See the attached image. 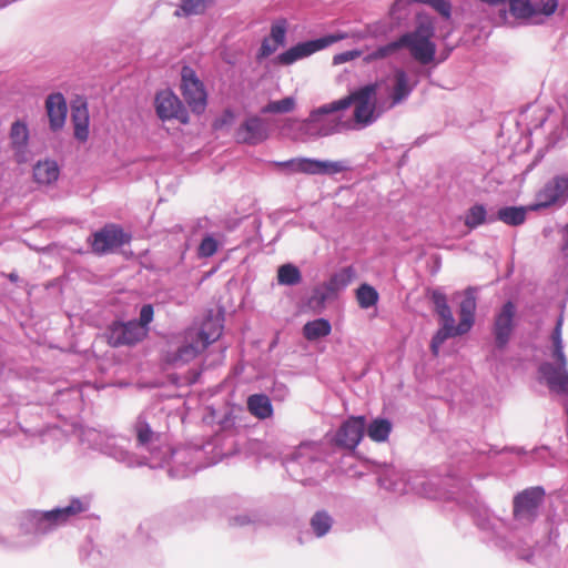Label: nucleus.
Wrapping results in <instances>:
<instances>
[{
  "label": "nucleus",
  "instance_id": "1",
  "mask_svg": "<svg viewBox=\"0 0 568 568\" xmlns=\"http://www.w3.org/2000/svg\"><path fill=\"white\" fill-rule=\"evenodd\" d=\"M379 83H368L339 99L343 111L354 104L353 121L358 128H366L387 110L385 104L377 103Z\"/></svg>",
  "mask_w": 568,
  "mask_h": 568
},
{
  "label": "nucleus",
  "instance_id": "2",
  "mask_svg": "<svg viewBox=\"0 0 568 568\" xmlns=\"http://www.w3.org/2000/svg\"><path fill=\"white\" fill-rule=\"evenodd\" d=\"M477 303L475 290L473 287H468L464 292V298L459 304V323L455 325V322H445L442 323L440 328L433 336L430 342V351L434 356H438L439 348L443 343L455 336L464 335L468 333L474 323H475V312H476Z\"/></svg>",
  "mask_w": 568,
  "mask_h": 568
},
{
  "label": "nucleus",
  "instance_id": "3",
  "mask_svg": "<svg viewBox=\"0 0 568 568\" xmlns=\"http://www.w3.org/2000/svg\"><path fill=\"white\" fill-rule=\"evenodd\" d=\"M477 303L475 290L473 287H468L464 292V298L459 304V323L455 325V322H445L442 323L440 328L433 336L430 342V351L434 356H438L439 348L443 343L455 336L464 335L468 333L474 323H475V312H476Z\"/></svg>",
  "mask_w": 568,
  "mask_h": 568
},
{
  "label": "nucleus",
  "instance_id": "4",
  "mask_svg": "<svg viewBox=\"0 0 568 568\" xmlns=\"http://www.w3.org/2000/svg\"><path fill=\"white\" fill-rule=\"evenodd\" d=\"M343 108L338 100L323 104L312 110L304 120L306 131L313 136H328L353 128L349 121H344L339 112Z\"/></svg>",
  "mask_w": 568,
  "mask_h": 568
},
{
  "label": "nucleus",
  "instance_id": "5",
  "mask_svg": "<svg viewBox=\"0 0 568 568\" xmlns=\"http://www.w3.org/2000/svg\"><path fill=\"white\" fill-rule=\"evenodd\" d=\"M434 33L433 20L419 16L415 30L399 37L402 48H407L416 61L428 64L434 60L436 53V44L432 41Z\"/></svg>",
  "mask_w": 568,
  "mask_h": 568
},
{
  "label": "nucleus",
  "instance_id": "6",
  "mask_svg": "<svg viewBox=\"0 0 568 568\" xmlns=\"http://www.w3.org/2000/svg\"><path fill=\"white\" fill-rule=\"evenodd\" d=\"M347 38L346 33L338 32L335 34H328L325 37H322L320 39L305 41L302 43H298L288 50L284 51L277 57V60L281 64L288 65L294 63L295 61L306 58L322 49H325L328 45H332L341 40H344Z\"/></svg>",
  "mask_w": 568,
  "mask_h": 568
},
{
  "label": "nucleus",
  "instance_id": "7",
  "mask_svg": "<svg viewBox=\"0 0 568 568\" xmlns=\"http://www.w3.org/2000/svg\"><path fill=\"white\" fill-rule=\"evenodd\" d=\"M129 241L130 236L123 232L122 227L112 223L104 225L89 239L91 250L97 255H104Z\"/></svg>",
  "mask_w": 568,
  "mask_h": 568
},
{
  "label": "nucleus",
  "instance_id": "8",
  "mask_svg": "<svg viewBox=\"0 0 568 568\" xmlns=\"http://www.w3.org/2000/svg\"><path fill=\"white\" fill-rule=\"evenodd\" d=\"M149 328L138 324V321L114 322L108 331V342L113 347L131 346L141 342L148 335Z\"/></svg>",
  "mask_w": 568,
  "mask_h": 568
},
{
  "label": "nucleus",
  "instance_id": "9",
  "mask_svg": "<svg viewBox=\"0 0 568 568\" xmlns=\"http://www.w3.org/2000/svg\"><path fill=\"white\" fill-rule=\"evenodd\" d=\"M182 95L190 109L200 114L206 108V91L203 83L196 78L195 72L191 68L182 70Z\"/></svg>",
  "mask_w": 568,
  "mask_h": 568
},
{
  "label": "nucleus",
  "instance_id": "10",
  "mask_svg": "<svg viewBox=\"0 0 568 568\" xmlns=\"http://www.w3.org/2000/svg\"><path fill=\"white\" fill-rule=\"evenodd\" d=\"M538 202L529 206L537 211L555 204H564L568 200V175H556L537 193Z\"/></svg>",
  "mask_w": 568,
  "mask_h": 568
},
{
  "label": "nucleus",
  "instance_id": "11",
  "mask_svg": "<svg viewBox=\"0 0 568 568\" xmlns=\"http://www.w3.org/2000/svg\"><path fill=\"white\" fill-rule=\"evenodd\" d=\"M545 490L541 487H530L524 489L514 497V517L532 521L539 506L542 504Z\"/></svg>",
  "mask_w": 568,
  "mask_h": 568
},
{
  "label": "nucleus",
  "instance_id": "12",
  "mask_svg": "<svg viewBox=\"0 0 568 568\" xmlns=\"http://www.w3.org/2000/svg\"><path fill=\"white\" fill-rule=\"evenodd\" d=\"M155 111L161 120L176 119L183 124L189 123V114L180 99L170 90H163L155 97Z\"/></svg>",
  "mask_w": 568,
  "mask_h": 568
},
{
  "label": "nucleus",
  "instance_id": "13",
  "mask_svg": "<svg viewBox=\"0 0 568 568\" xmlns=\"http://www.w3.org/2000/svg\"><path fill=\"white\" fill-rule=\"evenodd\" d=\"M516 306L513 302H507L495 315L494 336L496 345L504 348L510 339L515 327Z\"/></svg>",
  "mask_w": 568,
  "mask_h": 568
},
{
  "label": "nucleus",
  "instance_id": "14",
  "mask_svg": "<svg viewBox=\"0 0 568 568\" xmlns=\"http://www.w3.org/2000/svg\"><path fill=\"white\" fill-rule=\"evenodd\" d=\"M366 426L364 416L349 417L342 424L336 433L335 442L338 446L354 450L361 443Z\"/></svg>",
  "mask_w": 568,
  "mask_h": 568
},
{
  "label": "nucleus",
  "instance_id": "15",
  "mask_svg": "<svg viewBox=\"0 0 568 568\" xmlns=\"http://www.w3.org/2000/svg\"><path fill=\"white\" fill-rule=\"evenodd\" d=\"M268 136L264 121L254 115L246 119L237 129L236 138L240 142L256 145Z\"/></svg>",
  "mask_w": 568,
  "mask_h": 568
},
{
  "label": "nucleus",
  "instance_id": "16",
  "mask_svg": "<svg viewBox=\"0 0 568 568\" xmlns=\"http://www.w3.org/2000/svg\"><path fill=\"white\" fill-rule=\"evenodd\" d=\"M540 373L546 378L547 385L550 389L568 394V371L566 357L565 364H561L560 361H556V366L550 363L542 364L540 366Z\"/></svg>",
  "mask_w": 568,
  "mask_h": 568
},
{
  "label": "nucleus",
  "instance_id": "17",
  "mask_svg": "<svg viewBox=\"0 0 568 568\" xmlns=\"http://www.w3.org/2000/svg\"><path fill=\"white\" fill-rule=\"evenodd\" d=\"M222 329L223 325L221 318L213 314H209L203 321L199 332H195L193 328L186 331V338L193 339L197 337L202 343V347H207L220 338Z\"/></svg>",
  "mask_w": 568,
  "mask_h": 568
},
{
  "label": "nucleus",
  "instance_id": "18",
  "mask_svg": "<svg viewBox=\"0 0 568 568\" xmlns=\"http://www.w3.org/2000/svg\"><path fill=\"white\" fill-rule=\"evenodd\" d=\"M10 144L14 151L17 163H26L28 161L29 129L22 121H16L10 129Z\"/></svg>",
  "mask_w": 568,
  "mask_h": 568
},
{
  "label": "nucleus",
  "instance_id": "19",
  "mask_svg": "<svg viewBox=\"0 0 568 568\" xmlns=\"http://www.w3.org/2000/svg\"><path fill=\"white\" fill-rule=\"evenodd\" d=\"M45 110L50 122V129L58 131L65 123L68 106L61 93H52L45 100Z\"/></svg>",
  "mask_w": 568,
  "mask_h": 568
},
{
  "label": "nucleus",
  "instance_id": "20",
  "mask_svg": "<svg viewBox=\"0 0 568 568\" xmlns=\"http://www.w3.org/2000/svg\"><path fill=\"white\" fill-rule=\"evenodd\" d=\"M85 510L83 503L79 499H73L69 506L57 508L43 514V519L53 525H61L68 521L71 517L81 514Z\"/></svg>",
  "mask_w": 568,
  "mask_h": 568
},
{
  "label": "nucleus",
  "instance_id": "21",
  "mask_svg": "<svg viewBox=\"0 0 568 568\" xmlns=\"http://www.w3.org/2000/svg\"><path fill=\"white\" fill-rule=\"evenodd\" d=\"M71 121L74 126V136L80 141H87L89 136V111L85 102L72 105Z\"/></svg>",
  "mask_w": 568,
  "mask_h": 568
},
{
  "label": "nucleus",
  "instance_id": "22",
  "mask_svg": "<svg viewBox=\"0 0 568 568\" xmlns=\"http://www.w3.org/2000/svg\"><path fill=\"white\" fill-rule=\"evenodd\" d=\"M59 166L55 161H39L33 168L34 181L39 184H51L59 178Z\"/></svg>",
  "mask_w": 568,
  "mask_h": 568
},
{
  "label": "nucleus",
  "instance_id": "23",
  "mask_svg": "<svg viewBox=\"0 0 568 568\" xmlns=\"http://www.w3.org/2000/svg\"><path fill=\"white\" fill-rule=\"evenodd\" d=\"M412 92V87L408 83L407 74L403 70L395 72V84L392 93V101L386 109H392L403 100H405Z\"/></svg>",
  "mask_w": 568,
  "mask_h": 568
},
{
  "label": "nucleus",
  "instance_id": "24",
  "mask_svg": "<svg viewBox=\"0 0 568 568\" xmlns=\"http://www.w3.org/2000/svg\"><path fill=\"white\" fill-rule=\"evenodd\" d=\"M278 168H288L292 172H298L310 175L318 174V160L315 159H292L284 162H275Z\"/></svg>",
  "mask_w": 568,
  "mask_h": 568
},
{
  "label": "nucleus",
  "instance_id": "25",
  "mask_svg": "<svg viewBox=\"0 0 568 568\" xmlns=\"http://www.w3.org/2000/svg\"><path fill=\"white\" fill-rule=\"evenodd\" d=\"M247 409L260 419L268 418L273 413L270 398L263 394L251 395L247 398Z\"/></svg>",
  "mask_w": 568,
  "mask_h": 568
},
{
  "label": "nucleus",
  "instance_id": "26",
  "mask_svg": "<svg viewBox=\"0 0 568 568\" xmlns=\"http://www.w3.org/2000/svg\"><path fill=\"white\" fill-rule=\"evenodd\" d=\"M332 326L329 322L325 318H317L311 322H307L303 326V334L307 341H315L321 337H325L331 334Z\"/></svg>",
  "mask_w": 568,
  "mask_h": 568
},
{
  "label": "nucleus",
  "instance_id": "27",
  "mask_svg": "<svg viewBox=\"0 0 568 568\" xmlns=\"http://www.w3.org/2000/svg\"><path fill=\"white\" fill-rule=\"evenodd\" d=\"M527 209L524 206H506L497 212L499 221L507 225L518 226L526 221Z\"/></svg>",
  "mask_w": 568,
  "mask_h": 568
},
{
  "label": "nucleus",
  "instance_id": "28",
  "mask_svg": "<svg viewBox=\"0 0 568 568\" xmlns=\"http://www.w3.org/2000/svg\"><path fill=\"white\" fill-rule=\"evenodd\" d=\"M185 342L186 344L178 349L173 358V362L187 363L206 348L202 347V343L199 341L197 337L193 339L185 337Z\"/></svg>",
  "mask_w": 568,
  "mask_h": 568
},
{
  "label": "nucleus",
  "instance_id": "29",
  "mask_svg": "<svg viewBox=\"0 0 568 568\" xmlns=\"http://www.w3.org/2000/svg\"><path fill=\"white\" fill-rule=\"evenodd\" d=\"M355 272L353 267L347 266L333 274L326 284L329 292H337L345 288L353 281Z\"/></svg>",
  "mask_w": 568,
  "mask_h": 568
},
{
  "label": "nucleus",
  "instance_id": "30",
  "mask_svg": "<svg viewBox=\"0 0 568 568\" xmlns=\"http://www.w3.org/2000/svg\"><path fill=\"white\" fill-rule=\"evenodd\" d=\"M432 301L434 304L435 313L438 315L442 323L455 322L453 312L447 303L446 295L439 291H433Z\"/></svg>",
  "mask_w": 568,
  "mask_h": 568
},
{
  "label": "nucleus",
  "instance_id": "31",
  "mask_svg": "<svg viewBox=\"0 0 568 568\" xmlns=\"http://www.w3.org/2000/svg\"><path fill=\"white\" fill-rule=\"evenodd\" d=\"M392 430V424L384 418L374 419L367 427L368 437L377 443L387 440Z\"/></svg>",
  "mask_w": 568,
  "mask_h": 568
},
{
  "label": "nucleus",
  "instance_id": "32",
  "mask_svg": "<svg viewBox=\"0 0 568 568\" xmlns=\"http://www.w3.org/2000/svg\"><path fill=\"white\" fill-rule=\"evenodd\" d=\"M302 281V274L297 266L287 263L277 270V283L281 285H297Z\"/></svg>",
  "mask_w": 568,
  "mask_h": 568
},
{
  "label": "nucleus",
  "instance_id": "33",
  "mask_svg": "<svg viewBox=\"0 0 568 568\" xmlns=\"http://www.w3.org/2000/svg\"><path fill=\"white\" fill-rule=\"evenodd\" d=\"M378 292L369 284L364 283L356 290V301L361 308H369L378 302Z\"/></svg>",
  "mask_w": 568,
  "mask_h": 568
},
{
  "label": "nucleus",
  "instance_id": "34",
  "mask_svg": "<svg viewBox=\"0 0 568 568\" xmlns=\"http://www.w3.org/2000/svg\"><path fill=\"white\" fill-rule=\"evenodd\" d=\"M296 106V101L293 97H286L282 100L270 101L265 104L261 112L263 114H277V113H290Z\"/></svg>",
  "mask_w": 568,
  "mask_h": 568
},
{
  "label": "nucleus",
  "instance_id": "35",
  "mask_svg": "<svg viewBox=\"0 0 568 568\" xmlns=\"http://www.w3.org/2000/svg\"><path fill=\"white\" fill-rule=\"evenodd\" d=\"M333 519L324 510L316 511L311 518V527L317 537H323L332 528Z\"/></svg>",
  "mask_w": 568,
  "mask_h": 568
},
{
  "label": "nucleus",
  "instance_id": "36",
  "mask_svg": "<svg viewBox=\"0 0 568 568\" xmlns=\"http://www.w3.org/2000/svg\"><path fill=\"white\" fill-rule=\"evenodd\" d=\"M213 0H184L175 11L176 17L202 14Z\"/></svg>",
  "mask_w": 568,
  "mask_h": 568
},
{
  "label": "nucleus",
  "instance_id": "37",
  "mask_svg": "<svg viewBox=\"0 0 568 568\" xmlns=\"http://www.w3.org/2000/svg\"><path fill=\"white\" fill-rule=\"evenodd\" d=\"M561 329H562V318L560 317L557 321L556 327L551 334L552 341V358L555 361H560L561 364H565V353L564 345L561 339Z\"/></svg>",
  "mask_w": 568,
  "mask_h": 568
},
{
  "label": "nucleus",
  "instance_id": "38",
  "mask_svg": "<svg viewBox=\"0 0 568 568\" xmlns=\"http://www.w3.org/2000/svg\"><path fill=\"white\" fill-rule=\"evenodd\" d=\"M399 49H402V44H400V39L398 38L397 40L389 42L386 45L379 47L375 51L367 54V57L365 58V61L372 62V61L387 58V57L394 54L395 52H397Z\"/></svg>",
  "mask_w": 568,
  "mask_h": 568
},
{
  "label": "nucleus",
  "instance_id": "39",
  "mask_svg": "<svg viewBox=\"0 0 568 568\" xmlns=\"http://www.w3.org/2000/svg\"><path fill=\"white\" fill-rule=\"evenodd\" d=\"M287 27V21L284 18L277 19L271 26L270 38L278 47L284 45L285 43Z\"/></svg>",
  "mask_w": 568,
  "mask_h": 568
},
{
  "label": "nucleus",
  "instance_id": "40",
  "mask_svg": "<svg viewBox=\"0 0 568 568\" xmlns=\"http://www.w3.org/2000/svg\"><path fill=\"white\" fill-rule=\"evenodd\" d=\"M486 220V209L480 205L476 204L471 206L465 217V224L466 226L470 229H475L478 225L483 224Z\"/></svg>",
  "mask_w": 568,
  "mask_h": 568
},
{
  "label": "nucleus",
  "instance_id": "41",
  "mask_svg": "<svg viewBox=\"0 0 568 568\" xmlns=\"http://www.w3.org/2000/svg\"><path fill=\"white\" fill-rule=\"evenodd\" d=\"M348 169L345 161H321L318 160V174L334 175Z\"/></svg>",
  "mask_w": 568,
  "mask_h": 568
},
{
  "label": "nucleus",
  "instance_id": "42",
  "mask_svg": "<svg viewBox=\"0 0 568 568\" xmlns=\"http://www.w3.org/2000/svg\"><path fill=\"white\" fill-rule=\"evenodd\" d=\"M532 4L535 9V16H551L558 7V0H535Z\"/></svg>",
  "mask_w": 568,
  "mask_h": 568
},
{
  "label": "nucleus",
  "instance_id": "43",
  "mask_svg": "<svg viewBox=\"0 0 568 568\" xmlns=\"http://www.w3.org/2000/svg\"><path fill=\"white\" fill-rule=\"evenodd\" d=\"M136 438L140 445H146L152 440L153 430L145 422H138L135 425Z\"/></svg>",
  "mask_w": 568,
  "mask_h": 568
},
{
  "label": "nucleus",
  "instance_id": "44",
  "mask_svg": "<svg viewBox=\"0 0 568 568\" xmlns=\"http://www.w3.org/2000/svg\"><path fill=\"white\" fill-rule=\"evenodd\" d=\"M424 3L429 4L445 19H449L452 16V4L448 0H424Z\"/></svg>",
  "mask_w": 568,
  "mask_h": 568
},
{
  "label": "nucleus",
  "instance_id": "45",
  "mask_svg": "<svg viewBox=\"0 0 568 568\" xmlns=\"http://www.w3.org/2000/svg\"><path fill=\"white\" fill-rule=\"evenodd\" d=\"M217 251V242L212 236L202 240L199 246V255L201 257H210Z\"/></svg>",
  "mask_w": 568,
  "mask_h": 568
},
{
  "label": "nucleus",
  "instance_id": "46",
  "mask_svg": "<svg viewBox=\"0 0 568 568\" xmlns=\"http://www.w3.org/2000/svg\"><path fill=\"white\" fill-rule=\"evenodd\" d=\"M278 45L270 37L264 38L258 50V58H267L277 50Z\"/></svg>",
  "mask_w": 568,
  "mask_h": 568
},
{
  "label": "nucleus",
  "instance_id": "47",
  "mask_svg": "<svg viewBox=\"0 0 568 568\" xmlns=\"http://www.w3.org/2000/svg\"><path fill=\"white\" fill-rule=\"evenodd\" d=\"M154 315L153 306L151 304H145L142 306L140 311V320L138 324L148 328V325L152 322Z\"/></svg>",
  "mask_w": 568,
  "mask_h": 568
},
{
  "label": "nucleus",
  "instance_id": "48",
  "mask_svg": "<svg viewBox=\"0 0 568 568\" xmlns=\"http://www.w3.org/2000/svg\"><path fill=\"white\" fill-rule=\"evenodd\" d=\"M359 54L361 53L358 51H351V52L343 53L342 55L336 57L335 59L336 60L341 59V61H347L351 58L359 57Z\"/></svg>",
  "mask_w": 568,
  "mask_h": 568
},
{
  "label": "nucleus",
  "instance_id": "49",
  "mask_svg": "<svg viewBox=\"0 0 568 568\" xmlns=\"http://www.w3.org/2000/svg\"><path fill=\"white\" fill-rule=\"evenodd\" d=\"M8 278L12 283H17L19 281V275L16 272L8 274Z\"/></svg>",
  "mask_w": 568,
  "mask_h": 568
},
{
  "label": "nucleus",
  "instance_id": "50",
  "mask_svg": "<svg viewBox=\"0 0 568 568\" xmlns=\"http://www.w3.org/2000/svg\"><path fill=\"white\" fill-rule=\"evenodd\" d=\"M566 233H567V242H566V246L568 247V224L566 225Z\"/></svg>",
  "mask_w": 568,
  "mask_h": 568
},
{
  "label": "nucleus",
  "instance_id": "51",
  "mask_svg": "<svg viewBox=\"0 0 568 568\" xmlns=\"http://www.w3.org/2000/svg\"><path fill=\"white\" fill-rule=\"evenodd\" d=\"M501 16H503V17H506V11H505V10H504V11H501Z\"/></svg>",
  "mask_w": 568,
  "mask_h": 568
}]
</instances>
